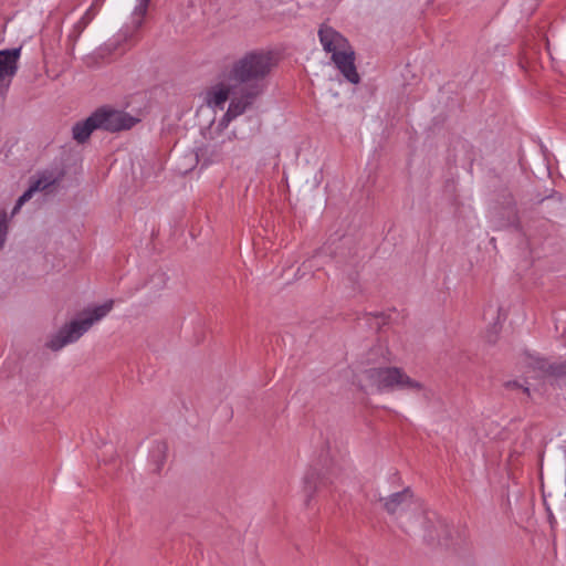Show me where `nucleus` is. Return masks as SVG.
Instances as JSON below:
<instances>
[{"mask_svg":"<svg viewBox=\"0 0 566 566\" xmlns=\"http://www.w3.org/2000/svg\"><path fill=\"white\" fill-rule=\"evenodd\" d=\"M277 64V56L272 51L255 50L238 59L231 69L223 74L224 80L234 81L240 85L241 97H234L223 119L229 123L243 114L265 88V78Z\"/></svg>","mask_w":566,"mask_h":566,"instance_id":"obj_1","label":"nucleus"},{"mask_svg":"<svg viewBox=\"0 0 566 566\" xmlns=\"http://www.w3.org/2000/svg\"><path fill=\"white\" fill-rule=\"evenodd\" d=\"M386 512L395 518L398 527L406 533L423 531L430 539L438 537L442 527L436 513L426 510L423 502L416 497L409 488L381 499Z\"/></svg>","mask_w":566,"mask_h":566,"instance_id":"obj_2","label":"nucleus"},{"mask_svg":"<svg viewBox=\"0 0 566 566\" xmlns=\"http://www.w3.org/2000/svg\"><path fill=\"white\" fill-rule=\"evenodd\" d=\"M358 381L364 389L377 392H390L394 390L421 391L423 385L410 378L401 368L395 366H374L363 370L358 375Z\"/></svg>","mask_w":566,"mask_h":566,"instance_id":"obj_3","label":"nucleus"},{"mask_svg":"<svg viewBox=\"0 0 566 566\" xmlns=\"http://www.w3.org/2000/svg\"><path fill=\"white\" fill-rule=\"evenodd\" d=\"M114 301L109 300L104 304L84 310L77 318L64 325L56 335L48 343L49 348L59 350L64 346L75 343L95 323L103 319L113 308Z\"/></svg>","mask_w":566,"mask_h":566,"instance_id":"obj_4","label":"nucleus"},{"mask_svg":"<svg viewBox=\"0 0 566 566\" xmlns=\"http://www.w3.org/2000/svg\"><path fill=\"white\" fill-rule=\"evenodd\" d=\"M319 40L340 74L352 84H358L360 76L355 65L356 54L347 38H319Z\"/></svg>","mask_w":566,"mask_h":566,"instance_id":"obj_5","label":"nucleus"},{"mask_svg":"<svg viewBox=\"0 0 566 566\" xmlns=\"http://www.w3.org/2000/svg\"><path fill=\"white\" fill-rule=\"evenodd\" d=\"M63 177L64 171L60 167H52L33 176L28 190L18 199L12 214H15L31 199L35 198L36 201H41L46 196L55 192Z\"/></svg>","mask_w":566,"mask_h":566,"instance_id":"obj_6","label":"nucleus"},{"mask_svg":"<svg viewBox=\"0 0 566 566\" xmlns=\"http://www.w3.org/2000/svg\"><path fill=\"white\" fill-rule=\"evenodd\" d=\"M99 128L109 132L129 129L136 124V119L123 111L113 108H99L95 113Z\"/></svg>","mask_w":566,"mask_h":566,"instance_id":"obj_7","label":"nucleus"},{"mask_svg":"<svg viewBox=\"0 0 566 566\" xmlns=\"http://www.w3.org/2000/svg\"><path fill=\"white\" fill-rule=\"evenodd\" d=\"M234 97H241L240 85L237 82L231 85L222 81L208 91L207 103L213 108L223 109L226 102L230 99L231 103Z\"/></svg>","mask_w":566,"mask_h":566,"instance_id":"obj_8","label":"nucleus"},{"mask_svg":"<svg viewBox=\"0 0 566 566\" xmlns=\"http://www.w3.org/2000/svg\"><path fill=\"white\" fill-rule=\"evenodd\" d=\"M21 48L0 51V87H8L18 70Z\"/></svg>","mask_w":566,"mask_h":566,"instance_id":"obj_9","label":"nucleus"},{"mask_svg":"<svg viewBox=\"0 0 566 566\" xmlns=\"http://www.w3.org/2000/svg\"><path fill=\"white\" fill-rule=\"evenodd\" d=\"M97 116L93 113L88 118L83 122H80L73 127V137L78 143H84L88 139L91 134L99 128L97 124Z\"/></svg>","mask_w":566,"mask_h":566,"instance_id":"obj_10","label":"nucleus"},{"mask_svg":"<svg viewBox=\"0 0 566 566\" xmlns=\"http://www.w3.org/2000/svg\"><path fill=\"white\" fill-rule=\"evenodd\" d=\"M150 0H136L128 19V28L132 31L138 30L145 22Z\"/></svg>","mask_w":566,"mask_h":566,"instance_id":"obj_11","label":"nucleus"},{"mask_svg":"<svg viewBox=\"0 0 566 566\" xmlns=\"http://www.w3.org/2000/svg\"><path fill=\"white\" fill-rule=\"evenodd\" d=\"M102 6V0H95L91 7L86 10L82 19L78 21V23L75 25V31L77 33L83 32L84 28L92 21V19L95 17L97 11L99 10Z\"/></svg>","mask_w":566,"mask_h":566,"instance_id":"obj_12","label":"nucleus"},{"mask_svg":"<svg viewBox=\"0 0 566 566\" xmlns=\"http://www.w3.org/2000/svg\"><path fill=\"white\" fill-rule=\"evenodd\" d=\"M318 35L323 36V35H339V34L337 32L333 31L332 29H329L328 27L322 25L318 30Z\"/></svg>","mask_w":566,"mask_h":566,"instance_id":"obj_13","label":"nucleus"},{"mask_svg":"<svg viewBox=\"0 0 566 566\" xmlns=\"http://www.w3.org/2000/svg\"><path fill=\"white\" fill-rule=\"evenodd\" d=\"M314 479V474H307L304 479V483H305V491L308 493V494H312L313 493V489L312 486L310 485L312 480Z\"/></svg>","mask_w":566,"mask_h":566,"instance_id":"obj_14","label":"nucleus"},{"mask_svg":"<svg viewBox=\"0 0 566 566\" xmlns=\"http://www.w3.org/2000/svg\"><path fill=\"white\" fill-rule=\"evenodd\" d=\"M553 374H556V375H566V365L563 366L560 369L558 370H554Z\"/></svg>","mask_w":566,"mask_h":566,"instance_id":"obj_15","label":"nucleus"},{"mask_svg":"<svg viewBox=\"0 0 566 566\" xmlns=\"http://www.w3.org/2000/svg\"><path fill=\"white\" fill-rule=\"evenodd\" d=\"M182 30H179L178 28H175L174 30H170L168 29L167 32H175V33H178V32H181Z\"/></svg>","mask_w":566,"mask_h":566,"instance_id":"obj_16","label":"nucleus"},{"mask_svg":"<svg viewBox=\"0 0 566 566\" xmlns=\"http://www.w3.org/2000/svg\"><path fill=\"white\" fill-rule=\"evenodd\" d=\"M382 359H384V361H389V360H390V359H389V357H387V356H386V355H384V354H382Z\"/></svg>","mask_w":566,"mask_h":566,"instance_id":"obj_17","label":"nucleus"},{"mask_svg":"<svg viewBox=\"0 0 566 566\" xmlns=\"http://www.w3.org/2000/svg\"><path fill=\"white\" fill-rule=\"evenodd\" d=\"M164 450H165V446H161L159 451L163 452Z\"/></svg>","mask_w":566,"mask_h":566,"instance_id":"obj_18","label":"nucleus"}]
</instances>
